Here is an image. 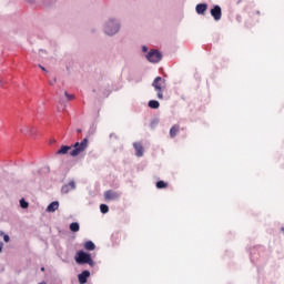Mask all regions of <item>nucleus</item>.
<instances>
[{"instance_id":"f257e3e1","label":"nucleus","mask_w":284,"mask_h":284,"mask_svg":"<svg viewBox=\"0 0 284 284\" xmlns=\"http://www.w3.org/2000/svg\"><path fill=\"white\" fill-rule=\"evenodd\" d=\"M121 28H123V24L120 18L116 17H109L102 23V32L105 37H116L121 32Z\"/></svg>"},{"instance_id":"f03ea898","label":"nucleus","mask_w":284,"mask_h":284,"mask_svg":"<svg viewBox=\"0 0 284 284\" xmlns=\"http://www.w3.org/2000/svg\"><path fill=\"white\" fill-rule=\"evenodd\" d=\"M75 263H78V265H90V267H94V260H92V255L85 251L77 252Z\"/></svg>"},{"instance_id":"7ed1b4c3","label":"nucleus","mask_w":284,"mask_h":284,"mask_svg":"<svg viewBox=\"0 0 284 284\" xmlns=\"http://www.w3.org/2000/svg\"><path fill=\"white\" fill-rule=\"evenodd\" d=\"M73 148L74 149L70 152V156H79L81 152H85V150H88V138H84L81 143L75 142Z\"/></svg>"},{"instance_id":"20e7f679","label":"nucleus","mask_w":284,"mask_h":284,"mask_svg":"<svg viewBox=\"0 0 284 284\" xmlns=\"http://www.w3.org/2000/svg\"><path fill=\"white\" fill-rule=\"evenodd\" d=\"M163 83H165V79L161 77H156L152 82V88H154L155 92L158 93L156 97L160 100H163Z\"/></svg>"},{"instance_id":"39448f33","label":"nucleus","mask_w":284,"mask_h":284,"mask_svg":"<svg viewBox=\"0 0 284 284\" xmlns=\"http://www.w3.org/2000/svg\"><path fill=\"white\" fill-rule=\"evenodd\" d=\"M145 59L149 63H160L161 59H163V54L156 49H151L145 54Z\"/></svg>"},{"instance_id":"423d86ee","label":"nucleus","mask_w":284,"mask_h":284,"mask_svg":"<svg viewBox=\"0 0 284 284\" xmlns=\"http://www.w3.org/2000/svg\"><path fill=\"white\" fill-rule=\"evenodd\" d=\"M211 17H213L214 21H221V17H223V11L221 9V6L215 4L211 9Z\"/></svg>"},{"instance_id":"0eeeda50","label":"nucleus","mask_w":284,"mask_h":284,"mask_svg":"<svg viewBox=\"0 0 284 284\" xmlns=\"http://www.w3.org/2000/svg\"><path fill=\"white\" fill-rule=\"evenodd\" d=\"M121 194L119 192L109 190L104 192V199L105 201H116V199H120Z\"/></svg>"},{"instance_id":"6e6552de","label":"nucleus","mask_w":284,"mask_h":284,"mask_svg":"<svg viewBox=\"0 0 284 284\" xmlns=\"http://www.w3.org/2000/svg\"><path fill=\"white\" fill-rule=\"evenodd\" d=\"M71 190H77V183L71 180L68 184H64L61 189L62 194H68Z\"/></svg>"},{"instance_id":"1a4fd4ad","label":"nucleus","mask_w":284,"mask_h":284,"mask_svg":"<svg viewBox=\"0 0 284 284\" xmlns=\"http://www.w3.org/2000/svg\"><path fill=\"white\" fill-rule=\"evenodd\" d=\"M133 148L135 150V156H143V152H145V149H143V144H141L140 142H134Z\"/></svg>"},{"instance_id":"9d476101","label":"nucleus","mask_w":284,"mask_h":284,"mask_svg":"<svg viewBox=\"0 0 284 284\" xmlns=\"http://www.w3.org/2000/svg\"><path fill=\"white\" fill-rule=\"evenodd\" d=\"M90 276V271L84 270L81 272V274L78 275V281L80 284L88 283V277Z\"/></svg>"},{"instance_id":"9b49d317","label":"nucleus","mask_w":284,"mask_h":284,"mask_svg":"<svg viewBox=\"0 0 284 284\" xmlns=\"http://www.w3.org/2000/svg\"><path fill=\"white\" fill-rule=\"evenodd\" d=\"M206 10H207V3H199L195 7V12L197 14H205Z\"/></svg>"},{"instance_id":"f8f14e48","label":"nucleus","mask_w":284,"mask_h":284,"mask_svg":"<svg viewBox=\"0 0 284 284\" xmlns=\"http://www.w3.org/2000/svg\"><path fill=\"white\" fill-rule=\"evenodd\" d=\"M59 210V201H53L47 206V212H57Z\"/></svg>"},{"instance_id":"ddd939ff","label":"nucleus","mask_w":284,"mask_h":284,"mask_svg":"<svg viewBox=\"0 0 284 284\" xmlns=\"http://www.w3.org/2000/svg\"><path fill=\"white\" fill-rule=\"evenodd\" d=\"M179 130H181V126H179L178 124L173 125L170 129V136H171V139H174L176 136V134H179Z\"/></svg>"},{"instance_id":"4468645a","label":"nucleus","mask_w":284,"mask_h":284,"mask_svg":"<svg viewBox=\"0 0 284 284\" xmlns=\"http://www.w3.org/2000/svg\"><path fill=\"white\" fill-rule=\"evenodd\" d=\"M148 105L151 108V110H159V108H161V103H159L156 100H150Z\"/></svg>"},{"instance_id":"2eb2a0df","label":"nucleus","mask_w":284,"mask_h":284,"mask_svg":"<svg viewBox=\"0 0 284 284\" xmlns=\"http://www.w3.org/2000/svg\"><path fill=\"white\" fill-rule=\"evenodd\" d=\"M84 248L88 250L89 252H92V251L97 250V245L92 241H87L84 243Z\"/></svg>"},{"instance_id":"dca6fc26","label":"nucleus","mask_w":284,"mask_h":284,"mask_svg":"<svg viewBox=\"0 0 284 284\" xmlns=\"http://www.w3.org/2000/svg\"><path fill=\"white\" fill-rule=\"evenodd\" d=\"M72 150V146L62 145L60 150L57 151V154H68Z\"/></svg>"},{"instance_id":"f3484780","label":"nucleus","mask_w":284,"mask_h":284,"mask_svg":"<svg viewBox=\"0 0 284 284\" xmlns=\"http://www.w3.org/2000/svg\"><path fill=\"white\" fill-rule=\"evenodd\" d=\"M69 230L71 232H79V230H81V226L79 225L78 222H72L69 226Z\"/></svg>"},{"instance_id":"a211bd4d","label":"nucleus","mask_w":284,"mask_h":284,"mask_svg":"<svg viewBox=\"0 0 284 284\" xmlns=\"http://www.w3.org/2000/svg\"><path fill=\"white\" fill-rule=\"evenodd\" d=\"M156 187H158V190H163V189L168 187V183L160 180V181L156 182Z\"/></svg>"},{"instance_id":"6ab92c4d","label":"nucleus","mask_w":284,"mask_h":284,"mask_svg":"<svg viewBox=\"0 0 284 284\" xmlns=\"http://www.w3.org/2000/svg\"><path fill=\"white\" fill-rule=\"evenodd\" d=\"M100 212L102 214H108V212H110V206H108L106 204H101L100 205Z\"/></svg>"},{"instance_id":"aec40b11","label":"nucleus","mask_w":284,"mask_h":284,"mask_svg":"<svg viewBox=\"0 0 284 284\" xmlns=\"http://www.w3.org/2000/svg\"><path fill=\"white\" fill-rule=\"evenodd\" d=\"M29 205L30 204L24 199L20 200V207H22V210H28Z\"/></svg>"},{"instance_id":"412c9836","label":"nucleus","mask_w":284,"mask_h":284,"mask_svg":"<svg viewBox=\"0 0 284 284\" xmlns=\"http://www.w3.org/2000/svg\"><path fill=\"white\" fill-rule=\"evenodd\" d=\"M64 97L68 99V101H72V99H74V94H70L68 91L64 92Z\"/></svg>"},{"instance_id":"4be33fe9","label":"nucleus","mask_w":284,"mask_h":284,"mask_svg":"<svg viewBox=\"0 0 284 284\" xmlns=\"http://www.w3.org/2000/svg\"><path fill=\"white\" fill-rule=\"evenodd\" d=\"M32 130H34V128L33 126H30V128H27V130H22V133L23 134H32Z\"/></svg>"},{"instance_id":"5701e85b","label":"nucleus","mask_w":284,"mask_h":284,"mask_svg":"<svg viewBox=\"0 0 284 284\" xmlns=\"http://www.w3.org/2000/svg\"><path fill=\"white\" fill-rule=\"evenodd\" d=\"M149 50L150 49L148 48V45H142V52H144V53L146 52V54H148V52H150Z\"/></svg>"},{"instance_id":"b1692460","label":"nucleus","mask_w":284,"mask_h":284,"mask_svg":"<svg viewBox=\"0 0 284 284\" xmlns=\"http://www.w3.org/2000/svg\"><path fill=\"white\" fill-rule=\"evenodd\" d=\"M3 241H4V243H10V236L9 235H4L3 236Z\"/></svg>"},{"instance_id":"393cba45","label":"nucleus","mask_w":284,"mask_h":284,"mask_svg":"<svg viewBox=\"0 0 284 284\" xmlns=\"http://www.w3.org/2000/svg\"><path fill=\"white\" fill-rule=\"evenodd\" d=\"M39 68L42 70V72H47L45 67L39 64Z\"/></svg>"},{"instance_id":"a878e982","label":"nucleus","mask_w":284,"mask_h":284,"mask_svg":"<svg viewBox=\"0 0 284 284\" xmlns=\"http://www.w3.org/2000/svg\"><path fill=\"white\" fill-rule=\"evenodd\" d=\"M55 81H57V78H54L53 81H49V85H54Z\"/></svg>"},{"instance_id":"bb28decb","label":"nucleus","mask_w":284,"mask_h":284,"mask_svg":"<svg viewBox=\"0 0 284 284\" xmlns=\"http://www.w3.org/2000/svg\"><path fill=\"white\" fill-rule=\"evenodd\" d=\"M110 138H111V139H113V138L116 139V134L111 133V134H110Z\"/></svg>"},{"instance_id":"cd10ccee","label":"nucleus","mask_w":284,"mask_h":284,"mask_svg":"<svg viewBox=\"0 0 284 284\" xmlns=\"http://www.w3.org/2000/svg\"><path fill=\"white\" fill-rule=\"evenodd\" d=\"M3 250V244H0V253L2 252Z\"/></svg>"},{"instance_id":"c85d7f7f","label":"nucleus","mask_w":284,"mask_h":284,"mask_svg":"<svg viewBox=\"0 0 284 284\" xmlns=\"http://www.w3.org/2000/svg\"><path fill=\"white\" fill-rule=\"evenodd\" d=\"M77 132L80 134V132H81V129H77Z\"/></svg>"},{"instance_id":"c756f323","label":"nucleus","mask_w":284,"mask_h":284,"mask_svg":"<svg viewBox=\"0 0 284 284\" xmlns=\"http://www.w3.org/2000/svg\"><path fill=\"white\" fill-rule=\"evenodd\" d=\"M39 284H47L45 282H40Z\"/></svg>"},{"instance_id":"7c9ffc66","label":"nucleus","mask_w":284,"mask_h":284,"mask_svg":"<svg viewBox=\"0 0 284 284\" xmlns=\"http://www.w3.org/2000/svg\"><path fill=\"white\" fill-rule=\"evenodd\" d=\"M44 270H45L44 267L41 268L42 272H43Z\"/></svg>"}]
</instances>
